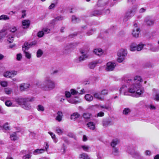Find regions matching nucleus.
<instances>
[{
    "mask_svg": "<svg viewBox=\"0 0 159 159\" xmlns=\"http://www.w3.org/2000/svg\"><path fill=\"white\" fill-rule=\"evenodd\" d=\"M123 79L125 83L128 85L131 84L128 88V92L132 94V96L138 97L143 93L144 88L140 84L143 80L140 76H135L133 80L126 77H124Z\"/></svg>",
    "mask_w": 159,
    "mask_h": 159,
    "instance_id": "1",
    "label": "nucleus"
},
{
    "mask_svg": "<svg viewBox=\"0 0 159 159\" xmlns=\"http://www.w3.org/2000/svg\"><path fill=\"white\" fill-rule=\"evenodd\" d=\"M34 100V98H12L11 100V107H17L20 105L22 108L29 110L31 109V106L29 102Z\"/></svg>",
    "mask_w": 159,
    "mask_h": 159,
    "instance_id": "2",
    "label": "nucleus"
},
{
    "mask_svg": "<svg viewBox=\"0 0 159 159\" xmlns=\"http://www.w3.org/2000/svg\"><path fill=\"white\" fill-rule=\"evenodd\" d=\"M43 85L41 86V88L45 91H50L54 89L56 86V84L49 77H45L43 82Z\"/></svg>",
    "mask_w": 159,
    "mask_h": 159,
    "instance_id": "3",
    "label": "nucleus"
},
{
    "mask_svg": "<svg viewBox=\"0 0 159 159\" xmlns=\"http://www.w3.org/2000/svg\"><path fill=\"white\" fill-rule=\"evenodd\" d=\"M10 27L8 24L5 25L3 28L0 30V42H2L5 37L7 38V40L10 43Z\"/></svg>",
    "mask_w": 159,
    "mask_h": 159,
    "instance_id": "4",
    "label": "nucleus"
},
{
    "mask_svg": "<svg viewBox=\"0 0 159 159\" xmlns=\"http://www.w3.org/2000/svg\"><path fill=\"white\" fill-rule=\"evenodd\" d=\"M36 44V42H33L29 43L27 42L25 43L24 45L22 46V50L24 52L25 57L28 59H30L31 57V54L25 51L26 50L28 49L33 46L35 45Z\"/></svg>",
    "mask_w": 159,
    "mask_h": 159,
    "instance_id": "5",
    "label": "nucleus"
},
{
    "mask_svg": "<svg viewBox=\"0 0 159 159\" xmlns=\"http://www.w3.org/2000/svg\"><path fill=\"white\" fill-rule=\"evenodd\" d=\"M127 53L126 50L123 49L120 50L117 53L118 56V61L119 62H121L123 61L125 59V57L126 56Z\"/></svg>",
    "mask_w": 159,
    "mask_h": 159,
    "instance_id": "6",
    "label": "nucleus"
},
{
    "mask_svg": "<svg viewBox=\"0 0 159 159\" xmlns=\"http://www.w3.org/2000/svg\"><path fill=\"white\" fill-rule=\"evenodd\" d=\"M145 44L142 43H140L138 45H137L135 43H132L130 45V49L132 51H139L141 50Z\"/></svg>",
    "mask_w": 159,
    "mask_h": 159,
    "instance_id": "7",
    "label": "nucleus"
},
{
    "mask_svg": "<svg viewBox=\"0 0 159 159\" xmlns=\"http://www.w3.org/2000/svg\"><path fill=\"white\" fill-rule=\"evenodd\" d=\"M88 51L89 49L88 48H87L86 50H81L80 51V52L82 54V55L80 56L76 60V62L79 63L87 59L89 56L87 54V52Z\"/></svg>",
    "mask_w": 159,
    "mask_h": 159,
    "instance_id": "8",
    "label": "nucleus"
},
{
    "mask_svg": "<svg viewBox=\"0 0 159 159\" xmlns=\"http://www.w3.org/2000/svg\"><path fill=\"white\" fill-rule=\"evenodd\" d=\"M127 152L132 156L137 159H141L142 158L140 153L136 151L133 148H129L127 150Z\"/></svg>",
    "mask_w": 159,
    "mask_h": 159,
    "instance_id": "9",
    "label": "nucleus"
},
{
    "mask_svg": "<svg viewBox=\"0 0 159 159\" xmlns=\"http://www.w3.org/2000/svg\"><path fill=\"white\" fill-rule=\"evenodd\" d=\"M144 22L147 25L152 26L154 24L155 20L152 19L150 16H147L145 18Z\"/></svg>",
    "mask_w": 159,
    "mask_h": 159,
    "instance_id": "10",
    "label": "nucleus"
},
{
    "mask_svg": "<svg viewBox=\"0 0 159 159\" xmlns=\"http://www.w3.org/2000/svg\"><path fill=\"white\" fill-rule=\"evenodd\" d=\"M79 94V92L78 91L74 89H71L70 91H66L65 92V95L66 98H70L71 95H76Z\"/></svg>",
    "mask_w": 159,
    "mask_h": 159,
    "instance_id": "11",
    "label": "nucleus"
},
{
    "mask_svg": "<svg viewBox=\"0 0 159 159\" xmlns=\"http://www.w3.org/2000/svg\"><path fill=\"white\" fill-rule=\"evenodd\" d=\"M116 64L115 63L111 62H109L107 64L106 70L107 71H111L113 70Z\"/></svg>",
    "mask_w": 159,
    "mask_h": 159,
    "instance_id": "12",
    "label": "nucleus"
},
{
    "mask_svg": "<svg viewBox=\"0 0 159 159\" xmlns=\"http://www.w3.org/2000/svg\"><path fill=\"white\" fill-rule=\"evenodd\" d=\"M102 62V61L100 60H95L90 62L88 66L91 69H94L98 64H101Z\"/></svg>",
    "mask_w": 159,
    "mask_h": 159,
    "instance_id": "13",
    "label": "nucleus"
},
{
    "mask_svg": "<svg viewBox=\"0 0 159 159\" xmlns=\"http://www.w3.org/2000/svg\"><path fill=\"white\" fill-rule=\"evenodd\" d=\"M134 26L135 28L133 30L132 35L134 37H138L140 33L139 29L137 27V24H135L134 25Z\"/></svg>",
    "mask_w": 159,
    "mask_h": 159,
    "instance_id": "14",
    "label": "nucleus"
},
{
    "mask_svg": "<svg viewBox=\"0 0 159 159\" xmlns=\"http://www.w3.org/2000/svg\"><path fill=\"white\" fill-rule=\"evenodd\" d=\"M120 94L123 93L124 95H128V90L127 86L125 85H123L120 88L119 90Z\"/></svg>",
    "mask_w": 159,
    "mask_h": 159,
    "instance_id": "15",
    "label": "nucleus"
},
{
    "mask_svg": "<svg viewBox=\"0 0 159 159\" xmlns=\"http://www.w3.org/2000/svg\"><path fill=\"white\" fill-rule=\"evenodd\" d=\"M30 87V84L27 83H22L20 84V89L21 91H24L29 88Z\"/></svg>",
    "mask_w": 159,
    "mask_h": 159,
    "instance_id": "16",
    "label": "nucleus"
},
{
    "mask_svg": "<svg viewBox=\"0 0 159 159\" xmlns=\"http://www.w3.org/2000/svg\"><path fill=\"white\" fill-rule=\"evenodd\" d=\"M57 116L55 118L56 120L58 122H61L63 117V114L62 112L61 111H58L57 113Z\"/></svg>",
    "mask_w": 159,
    "mask_h": 159,
    "instance_id": "17",
    "label": "nucleus"
},
{
    "mask_svg": "<svg viewBox=\"0 0 159 159\" xmlns=\"http://www.w3.org/2000/svg\"><path fill=\"white\" fill-rule=\"evenodd\" d=\"M120 143L119 140L117 139H113L111 143V146L112 148H116V146Z\"/></svg>",
    "mask_w": 159,
    "mask_h": 159,
    "instance_id": "18",
    "label": "nucleus"
},
{
    "mask_svg": "<svg viewBox=\"0 0 159 159\" xmlns=\"http://www.w3.org/2000/svg\"><path fill=\"white\" fill-rule=\"evenodd\" d=\"M112 124L113 123L109 120H104L102 122V125L104 127H107Z\"/></svg>",
    "mask_w": 159,
    "mask_h": 159,
    "instance_id": "19",
    "label": "nucleus"
},
{
    "mask_svg": "<svg viewBox=\"0 0 159 159\" xmlns=\"http://www.w3.org/2000/svg\"><path fill=\"white\" fill-rule=\"evenodd\" d=\"M93 52L96 55L98 56L102 55L103 52L101 48L95 49L93 50Z\"/></svg>",
    "mask_w": 159,
    "mask_h": 159,
    "instance_id": "20",
    "label": "nucleus"
},
{
    "mask_svg": "<svg viewBox=\"0 0 159 159\" xmlns=\"http://www.w3.org/2000/svg\"><path fill=\"white\" fill-rule=\"evenodd\" d=\"M80 116V115L77 112L74 113L71 115L70 119L72 120H75Z\"/></svg>",
    "mask_w": 159,
    "mask_h": 159,
    "instance_id": "21",
    "label": "nucleus"
},
{
    "mask_svg": "<svg viewBox=\"0 0 159 159\" xmlns=\"http://www.w3.org/2000/svg\"><path fill=\"white\" fill-rule=\"evenodd\" d=\"M45 152L44 149H37L35 150L33 152V154L36 155L37 154H41Z\"/></svg>",
    "mask_w": 159,
    "mask_h": 159,
    "instance_id": "22",
    "label": "nucleus"
},
{
    "mask_svg": "<svg viewBox=\"0 0 159 159\" xmlns=\"http://www.w3.org/2000/svg\"><path fill=\"white\" fill-rule=\"evenodd\" d=\"M79 157L80 159H90L88 155L84 153L80 154Z\"/></svg>",
    "mask_w": 159,
    "mask_h": 159,
    "instance_id": "23",
    "label": "nucleus"
},
{
    "mask_svg": "<svg viewBox=\"0 0 159 159\" xmlns=\"http://www.w3.org/2000/svg\"><path fill=\"white\" fill-rule=\"evenodd\" d=\"M30 21L29 20H24L22 21V25L24 28L28 27L30 25Z\"/></svg>",
    "mask_w": 159,
    "mask_h": 159,
    "instance_id": "24",
    "label": "nucleus"
},
{
    "mask_svg": "<svg viewBox=\"0 0 159 159\" xmlns=\"http://www.w3.org/2000/svg\"><path fill=\"white\" fill-rule=\"evenodd\" d=\"M93 95L94 97L100 101L104 100V98L101 97L98 93H94Z\"/></svg>",
    "mask_w": 159,
    "mask_h": 159,
    "instance_id": "25",
    "label": "nucleus"
},
{
    "mask_svg": "<svg viewBox=\"0 0 159 159\" xmlns=\"http://www.w3.org/2000/svg\"><path fill=\"white\" fill-rule=\"evenodd\" d=\"M18 131L14 132L12 134H11V140H15L18 139V137H17L16 133L18 132Z\"/></svg>",
    "mask_w": 159,
    "mask_h": 159,
    "instance_id": "26",
    "label": "nucleus"
},
{
    "mask_svg": "<svg viewBox=\"0 0 159 159\" xmlns=\"http://www.w3.org/2000/svg\"><path fill=\"white\" fill-rule=\"evenodd\" d=\"M84 97L86 100L89 102L92 101L93 99V96L90 94H86Z\"/></svg>",
    "mask_w": 159,
    "mask_h": 159,
    "instance_id": "27",
    "label": "nucleus"
},
{
    "mask_svg": "<svg viewBox=\"0 0 159 159\" xmlns=\"http://www.w3.org/2000/svg\"><path fill=\"white\" fill-rule=\"evenodd\" d=\"M55 131L59 135H61L62 134L63 132V130L59 127H57L55 128Z\"/></svg>",
    "mask_w": 159,
    "mask_h": 159,
    "instance_id": "28",
    "label": "nucleus"
},
{
    "mask_svg": "<svg viewBox=\"0 0 159 159\" xmlns=\"http://www.w3.org/2000/svg\"><path fill=\"white\" fill-rule=\"evenodd\" d=\"M87 125L88 127L90 129L93 130L95 128V125L92 122H90L88 123L87 124Z\"/></svg>",
    "mask_w": 159,
    "mask_h": 159,
    "instance_id": "29",
    "label": "nucleus"
},
{
    "mask_svg": "<svg viewBox=\"0 0 159 159\" xmlns=\"http://www.w3.org/2000/svg\"><path fill=\"white\" fill-rule=\"evenodd\" d=\"M125 14H126L127 16L130 18L133 16L134 15L135 13L133 10H130L126 12Z\"/></svg>",
    "mask_w": 159,
    "mask_h": 159,
    "instance_id": "30",
    "label": "nucleus"
},
{
    "mask_svg": "<svg viewBox=\"0 0 159 159\" xmlns=\"http://www.w3.org/2000/svg\"><path fill=\"white\" fill-rule=\"evenodd\" d=\"M2 129L5 131L9 130L10 129L9 124L8 122H6L3 125Z\"/></svg>",
    "mask_w": 159,
    "mask_h": 159,
    "instance_id": "31",
    "label": "nucleus"
},
{
    "mask_svg": "<svg viewBox=\"0 0 159 159\" xmlns=\"http://www.w3.org/2000/svg\"><path fill=\"white\" fill-rule=\"evenodd\" d=\"M64 19V17L61 16H58L56 17L55 19L52 20V23H54L57 20H61Z\"/></svg>",
    "mask_w": 159,
    "mask_h": 159,
    "instance_id": "32",
    "label": "nucleus"
},
{
    "mask_svg": "<svg viewBox=\"0 0 159 159\" xmlns=\"http://www.w3.org/2000/svg\"><path fill=\"white\" fill-rule=\"evenodd\" d=\"M91 114L89 113H84L83 115V116L85 120L90 118Z\"/></svg>",
    "mask_w": 159,
    "mask_h": 159,
    "instance_id": "33",
    "label": "nucleus"
},
{
    "mask_svg": "<svg viewBox=\"0 0 159 159\" xmlns=\"http://www.w3.org/2000/svg\"><path fill=\"white\" fill-rule=\"evenodd\" d=\"M9 17L5 15H2L0 16V20H6L9 19Z\"/></svg>",
    "mask_w": 159,
    "mask_h": 159,
    "instance_id": "34",
    "label": "nucleus"
},
{
    "mask_svg": "<svg viewBox=\"0 0 159 159\" xmlns=\"http://www.w3.org/2000/svg\"><path fill=\"white\" fill-rule=\"evenodd\" d=\"M48 133L51 136V137L53 139L54 143H56L57 141V140L55 134L51 132H49Z\"/></svg>",
    "mask_w": 159,
    "mask_h": 159,
    "instance_id": "35",
    "label": "nucleus"
},
{
    "mask_svg": "<svg viewBox=\"0 0 159 159\" xmlns=\"http://www.w3.org/2000/svg\"><path fill=\"white\" fill-rule=\"evenodd\" d=\"M131 111V110L130 109L126 108L124 109L123 111V114L125 115H128L130 113Z\"/></svg>",
    "mask_w": 159,
    "mask_h": 159,
    "instance_id": "36",
    "label": "nucleus"
},
{
    "mask_svg": "<svg viewBox=\"0 0 159 159\" xmlns=\"http://www.w3.org/2000/svg\"><path fill=\"white\" fill-rule=\"evenodd\" d=\"M119 149L116 147L112 148V154L114 155H117L119 154Z\"/></svg>",
    "mask_w": 159,
    "mask_h": 159,
    "instance_id": "37",
    "label": "nucleus"
},
{
    "mask_svg": "<svg viewBox=\"0 0 159 159\" xmlns=\"http://www.w3.org/2000/svg\"><path fill=\"white\" fill-rule=\"evenodd\" d=\"M102 14V12L101 11L96 10L93 11L91 16H96L101 15Z\"/></svg>",
    "mask_w": 159,
    "mask_h": 159,
    "instance_id": "38",
    "label": "nucleus"
},
{
    "mask_svg": "<svg viewBox=\"0 0 159 159\" xmlns=\"http://www.w3.org/2000/svg\"><path fill=\"white\" fill-rule=\"evenodd\" d=\"M37 109L39 111L43 112L44 110V108L43 106L41 105H39L37 107Z\"/></svg>",
    "mask_w": 159,
    "mask_h": 159,
    "instance_id": "39",
    "label": "nucleus"
},
{
    "mask_svg": "<svg viewBox=\"0 0 159 159\" xmlns=\"http://www.w3.org/2000/svg\"><path fill=\"white\" fill-rule=\"evenodd\" d=\"M71 20L73 23H75L79 21L80 19L76 17L75 16H73L72 17Z\"/></svg>",
    "mask_w": 159,
    "mask_h": 159,
    "instance_id": "40",
    "label": "nucleus"
},
{
    "mask_svg": "<svg viewBox=\"0 0 159 159\" xmlns=\"http://www.w3.org/2000/svg\"><path fill=\"white\" fill-rule=\"evenodd\" d=\"M68 101L70 103L74 104H76L79 102L78 101L75 100L73 99H70L68 100Z\"/></svg>",
    "mask_w": 159,
    "mask_h": 159,
    "instance_id": "41",
    "label": "nucleus"
},
{
    "mask_svg": "<svg viewBox=\"0 0 159 159\" xmlns=\"http://www.w3.org/2000/svg\"><path fill=\"white\" fill-rule=\"evenodd\" d=\"M43 54V52L41 49H39L37 52V57H40Z\"/></svg>",
    "mask_w": 159,
    "mask_h": 159,
    "instance_id": "42",
    "label": "nucleus"
},
{
    "mask_svg": "<svg viewBox=\"0 0 159 159\" xmlns=\"http://www.w3.org/2000/svg\"><path fill=\"white\" fill-rule=\"evenodd\" d=\"M17 73V72L14 70H12L11 71V78L16 75Z\"/></svg>",
    "mask_w": 159,
    "mask_h": 159,
    "instance_id": "43",
    "label": "nucleus"
},
{
    "mask_svg": "<svg viewBox=\"0 0 159 159\" xmlns=\"http://www.w3.org/2000/svg\"><path fill=\"white\" fill-rule=\"evenodd\" d=\"M81 147L86 152H88V150L89 148V146L85 145L81 146Z\"/></svg>",
    "mask_w": 159,
    "mask_h": 159,
    "instance_id": "44",
    "label": "nucleus"
},
{
    "mask_svg": "<svg viewBox=\"0 0 159 159\" xmlns=\"http://www.w3.org/2000/svg\"><path fill=\"white\" fill-rule=\"evenodd\" d=\"M98 107L102 109H105L107 110H109L110 109V107H109L105 105H100Z\"/></svg>",
    "mask_w": 159,
    "mask_h": 159,
    "instance_id": "45",
    "label": "nucleus"
},
{
    "mask_svg": "<svg viewBox=\"0 0 159 159\" xmlns=\"http://www.w3.org/2000/svg\"><path fill=\"white\" fill-rule=\"evenodd\" d=\"M17 81V79L16 78H11V84H15V82H16Z\"/></svg>",
    "mask_w": 159,
    "mask_h": 159,
    "instance_id": "46",
    "label": "nucleus"
},
{
    "mask_svg": "<svg viewBox=\"0 0 159 159\" xmlns=\"http://www.w3.org/2000/svg\"><path fill=\"white\" fill-rule=\"evenodd\" d=\"M31 156L30 154H28L23 156L22 157L23 159H29Z\"/></svg>",
    "mask_w": 159,
    "mask_h": 159,
    "instance_id": "47",
    "label": "nucleus"
},
{
    "mask_svg": "<svg viewBox=\"0 0 159 159\" xmlns=\"http://www.w3.org/2000/svg\"><path fill=\"white\" fill-rule=\"evenodd\" d=\"M44 32L42 30V31H39L37 34V36L38 37L40 38L43 37L44 35Z\"/></svg>",
    "mask_w": 159,
    "mask_h": 159,
    "instance_id": "48",
    "label": "nucleus"
},
{
    "mask_svg": "<svg viewBox=\"0 0 159 159\" xmlns=\"http://www.w3.org/2000/svg\"><path fill=\"white\" fill-rule=\"evenodd\" d=\"M153 99L157 101H159V93H157L153 97Z\"/></svg>",
    "mask_w": 159,
    "mask_h": 159,
    "instance_id": "49",
    "label": "nucleus"
},
{
    "mask_svg": "<svg viewBox=\"0 0 159 159\" xmlns=\"http://www.w3.org/2000/svg\"><path fill=\"white\" fill-rule=\"evenodd\" d=\"M108 91L107 90L103 89L101 92V94L102 95H107L108 94Z\"/></svg>",
    "mask_w": 159,
    "mask_h": 159,
    "instance_id": "50",
    "label": "nucleus"
},
{
    "mask_svg": "<svg viewBox=\"0 0 159 159\" xmlns=\"http://www.w3.org/2000/svg\"><path fill=\"white\" fill-rule=\"evenodd\" d=\"M42 30L43 31L44 33L47 34L49 32L50 30L48 28H44Z\"/></svg>",
    "mask_w": 159,
    "mask_h": 159,
    "instance_id": "51",
    "label": "nucleus"
},
{
    "mask_svg": "<svg viewBox=\"0 0 159 159\" xmlns=\"http://www.w3.org/2000/svg\"><path fill=\"white\" fill-rule=\"evenodd\" d=\"M150 49L151 51L154 52H157L159 50L158 48L156 47H153Z\"/></svg>",
    "mask_w": 159,
    "mask_h": 159,
    "instance_id": "52",
    "label": "nucleus"
},
{
    "mask_svg": "<svg viewBox=\"0 0 159 159\" xmlns=\"http://www.w3.org/2000/svg\"><path fill=\"white\" fill-rule=\"evenodd\" d=\"M146 8L142 7L139 9V12L140 13H143L145 12L146 11Z\"/></svg>",
    "mask_w": 159,
    "mask_h": 159,
    "instance_id": "53",
    "label": "nucleus"
},
{
    "mask_svg": "<svg viewBox=\"0 0 159 159\" xmlns=\"http://www.w3.org/2000/svg\"><path fill=\"white\" fill-rule=\"evenodd\" d=\"M10 72L9 71H8L4 73V76L7 78H10Z\"/></svg>",
    "mask_w": 159,
    "mask_h": 159,
    "instance_id": "54",
    "label": "nucleus"
},
{
    "mask_svg": "<svg viewBox=\"0 0 159 159\" xmlns=\"http://www.w3.org/2000/svg\"><path fill=\"white\" fill-rule=\"evenodd\" d=\"M0 84L1 86L3 87H5L7 85V83L6 81H2L0 82Z\"/></svg>",
    "mask_w": 159,
    "mask_h": 159,
    "instance_id": "55",
    "label": "nucleus"
},
{
    "mask_svg": "<svg viewBox=\"0 0 159 159\" xmlns=\"http://www.w3.org/2000/svg\"><path fill=\"white\" fill-rule=\"evenodd\" d=\"M145 155L146 156H150L151 155V152L150 151L147 150L145 152Z\"/></svg>",
    "mask_w": 159,
    "mask_h": 159,
    "instance_id": "56",
    "label": "nucleus"
},
{
    "mask_svg": "<svg viewBox=\"0 0 159 159\" xmlns=\"http://www.w3.org/2000/svg\"><path fill=\"white\" fill-rule=\"evenodd\" d=\"M130 18L127 16L126 14H125V16L123 18V21L124 22H126Z\"/></svg>",
    "mask_w": 159,
    "mask_h": 159,
    "instance_id": "57",
    "label": "nucleus"
},
{
    "mask_svg": "<svg viewBox=\"0 0 159 159\" xmlns=\"http://www.w3.org/2000/svg\"><path fill=\"white\" fill-rule=\"evenodd\" d=\"M17 30V29L16 27L12 26L11 30V32L14 33Z\"/></svg>",
    "mask_w": 159,
    "mask_h": 159,
    "instance_id": "58",
    "label": "nucleus"
},
{
    "mask_svg": "<svg viewBox=\"0 0 159 159\" xmlns=\"http://www.w3.org/2000/svg\"><path fill=\"white\" fill-rule=\"evenodd\" d=\"M22 58V55L21 54H18L17 55L16 59L17 60L20 61Z\"/></svg>",
    "mask_w": 159,
    "mask_h": 159,
    "instance_id": "59",
    "label": "nucleus"
},
{
    "mask_svg": "<svg viewBox=\"0 0 159 159\" xmlns=\"http://www.w3.org/2000/svg\"><path fill=\"white\" fill-rule=\"evenodd\" d=\"M93 33V31L92 30H91L89 31L86 33L87 34L88 36H89L92 34Z\"/></svg>",
    "mask_w": 159,
    "mask_h": 159,
    "instance_id": "60",
    "label": "nucleus"
},
{
    "mask_svg": "<svg viewBox=\"0 0 159 159\" xmlns=\"http://www.w3.org/2000/svg\"><path fill=\"white\" fill-rule=\"evenodd\" d=\"M49 145H48V143H44V148H45V149H44L45 150V151H47V149H48L49 148Z\"/></svg>",
    "mask_w": 159,
    "mask_h": 159,
    "instance_id": "61",
    "label": "nucleus"
},
{
    "mask_svg": "<svg viewBox=\"0 0 159 159\" xmlns=\"http://www.w3.org/2000/svg\"><path fill=\"white\" fill-rule=\"evenodd\" d=\"M104 115V113L103 112L101 111L98 113L97 116H98L102 117Z\"/></svg>",
    "mask_w": 159,
    "mask_h": 159,
    "instance_id": "62",
    "label": "nucleus"
},
{
    "mask_svg": "<svg viewBox=\"0 0 159 159\" xmlns=\"http://www.w3.org/2000/svg\"><path fill=\"white\" fill-rule=\"evenodd\" d=\"M55 7V4L54 3H52V4L49 7L48 9L50 10L52 9L53 8Z\"/></svg>",
    "mask_w": 159,
    "mask_h": 159,
    "instance_id": "63",
    "label": "nucleus"
},
{
    "mask_svg": "<svg viewBox=\"0 0 159 159\" xmlns=\"http://www.w3.org/2000/svg\"><path fill=\"white\" fill-rule=\"evenodd\" d=\"M25 12H26L25 10H24L22 11V15L21 16V18H24L25 16H26Z\"/></svg>",
    "mask_w": 159,
    "mask_h": 159,
    "instance_id": "64",
    "label": "nucleus"
}]
</instances>
